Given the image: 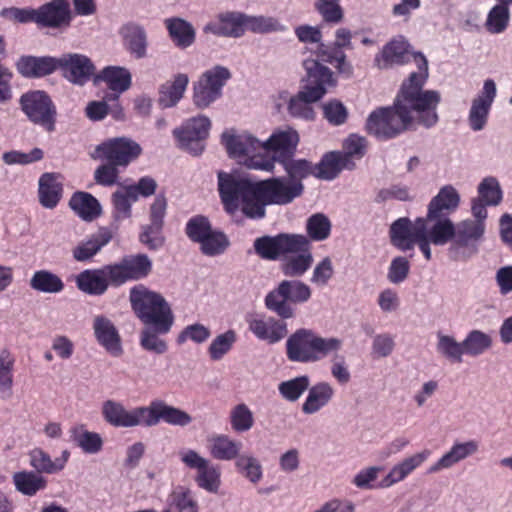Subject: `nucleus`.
I'll use <instances>...</instances> for the list:
<instances>
[{
    "label": "nucleus",
    "mask_w": 512,
    "mask_h": 512,
    "mask_svg": "<svg viewBox=\"0 0 512 512\" xmlns=\"http://www.w3.org/2000/svg\"><path fill=\"white\" fill-rule=\"evenodd\" d=\"M419 73H411L401 85L391 107L372 111L365 124L368 134L380 140L395 138L402 132L423 125L427 128L438 122L437 106L441 96L435 90H423L428 78V62L416 56Z\"/></svg>",
    "instance_id": "f257e3e1"
},
{
    "label": "nucleus",
    "mask_w": 512,
    "mask_h": 512,
    "mask_svg": "<svg viewBox=\"0 0 512 512\" xmlns=\"http://www.w3.org/2000/svg\"><path fill=\"white\" fill-rule=\"evenodd\" d=\"M218 190L225 211L234 215L239 208L251 219H262L269 204L287 205L302 195L303 183L274 177L254 182L226 172L218 173Z\"/></svg>",
    "instance_id": "f03ea898"
},
{
    "label": "nucleus",
    "mask_w": 512,
    "mask_h": 512,
    "mask_svg": "<svg viewBox=\"0 0 512 512\" xmlns=\"http://www.w3.org/2000/svg\"><path fill=\"white\" fill-rule=\"evenodd\" d=\"M104 420L114 427L129 428L135 426L152 427L161 421L172 426L186 427L193 421L186 411L155 399L148 406L131 410L118 401L107 400L102 405Z\"/></svg>",
    "instance_id": "7ed1b4c3"
},
{
    "label": "nucleus",
    "mask_w": 512,
    "mask_h": 512,
    "mask_svg": "<svg viewBox=\"0 0 512 512\" xmlns=\"http://www.w3.org/2000/svg\"><path fill=\"white\" fill-rule=\"evenodd\" d=\"M485 233V223L466 219L454 224L451 219L434 224L433 245L450 243L449 253L454 259H466L477 252V243Z\"/></svg>",
    "instance_id": "20e7f679"
},
{
    "label": "nucleus",
    "mask_w": 512,
    "mask_h": 512,
    "mask_svg": "<svg viewBox=\"0 0 512 512\" xmlns=\"http://www.w3.org/2000/svg\"><path fill=\"white\" fill-rule=\"evenodd\" d=\"M343 341L336 337H322L311 329L301 328L286 341V355L290 361L314 363L342 349Z\"/></svg>",
    "instance_id": "39448f33"
},
{
    "label": "nucleus",
    "mask_w": 512,
    "mask_h": 512,
    "mask_svg": "<svg viewBox=\"0 0 512 512\" xmlns=\"http://www.w3.org/2000/svg\"><path fill=\"white\" fill-rule=\"evenodd\" d=\"M129 300L132 309L144 326L155 327L159 332H169L174 323V315L169 303L158 292L144 285L130 290Z\"/></svg>",
    "instance_id": "423d86ee"
},
{
    "label": "nucleus",
    "mask_w": 512,
    "mask_h": 512,
    "mask_svg": "<svg viewBox=\"0 0 512 512\" xmlns=\"http://www.w3.org/2000/svg\"><path fill=\"white\" fill-rule=\"evenodd\" d=\"M221 141L229 157L238 163L249 169L273 171V161L266 155L265 140L262 141L247 131L236 133L229 130L223 132Z\"/></svg>",
    "instance_id": "0eeeda50"
},
{
    "label": "nucleus",
    "mask_w": 512,
    "mask_h": 512,
    "mask_svg": "<svg viewBox=\"0 0 512 512\" xmlns=\"http://www.w3.org/2000/svg\"><path fill=\"white\" fill-rule=\"evenodd\" d=\"M433 230L434 225L426 217H419L415 221L402 217L391 224L389 235L392 245L401 251L412 250L417 244L425 259L430 261Z\"/></svg>",
    "instance_id": "6e6552de"
},
{
    "label": "nucleus",
    "mask_w": 512,
    "mask_h": 512,
    "mask_svg": "<svg viewBox=\"0 0 512 512\" xmlns=\"http://www.w3.org/2000/svg\"><path fill=\"white\" fill-rule=\"evenodd\" d=\"M312 297V289L301 280H282L265 297V306L281 319L295 316L292 304H304Z\"/></svg>",
    "instance_id": "1a4fd4ad"
},
{
    "label": "nucleus",
    "mask_w": 512,
    "mask_h": 512,
    "mask_svg": "<svg viewBox=\"0 0 512 512\" xmlns=\"http://www.w3.org/2000/svg\"><path fill=\"white\" fill-rule=\"evenodd\" d=\"M231 78V73L224 66H214L205 71L194 84L193 102L198 108H206L222 95V89Z\"/></svg>",
    "instance_id": "9d476101"
},
{
    "label": "nucleus",
    "mask_w": 512,
    "mask_h": 512,
    "mask_svg": "<svg viewBox=\"0 0 512 512\" xmlns=\"http://www.w3.org/2000/svg\"><path fill=\"white\" fill-rule=\"evenodd\" d=\"M142 153L139 143L129 137L110 138L96 146L91 154L93 159L114 163L126 167Z\"/></svg>",
    "instance_id": "9b49d317"
},
{
    "label": "nucleus",
    "mask_w": 512,
    "mask_h": 512,
    "mask_svg": "<svg viewBox=\"0 0 512 512\" xmlns=\"http://www.w3.org/2000/svg\"><path fill=\"white\" fill-rule=\"evenodd\" d=\"M210 119L199 115L187 120L181 128L173 131L181 149L198 156L204 150V141L209 135Z\"/></svg>",
    "instance_id": "f8f14e48"
},
{
    "label": "nucleus",
    "mask_w": 512,
    "mask_h": 512,
    "mask_svg": "<svg viewBox=\"0 0 512 512\" xmlns=\"http://www.w3.org/2000/svg\"><path fill=\"white\" fill-rule=\"evenodd\" d=\"M22 109L28 118L42 125L47 131H53L55 125V108L52 101L42 91H33L21 97Z\"/></svg>",
    "instance_id": "ddd939ff"
},
{
    "label": "nucleus",
    "mask_w": 512,
    "mask_h": 512,
    "mask_svg": "<svg viewBox=\"0 0 512 512\" xmlns=\"http://www.w3.org/2000/svg\"><path fill=\"white\" fill-rule=\"evenodd\" d=\"M109 265L113 286H120L131 280L143 279L152 270V261L146 254L126 256L120 262Z\"/></svg>",
    "instance_id": "4468645a"
},
{
    "label": "nucleus",
    "mask_w": 512,
    "mask_h": 512,
    "mask_svg": "<svg viewBox=\"0 0 512 512\" xmlns=\"http://www.w3.org/2000/svg\"><path fill=\"white\" fill-rule=\"evenodd\" d=\"M410 46L403 36H397L386 43L381 51L375 55L374 65L380 70L391 69L395 66L403 65L413 59L417 68L419 65L416 61V56H422L426 61L424 55L421 53H411ZM420 69L416 73H419Z\"/></svg>",
    "instance_id": "2eb2a0df"
},
{
    "label": "nucleus",
    "mask_w": 512,
    "mask_h": 512,
    "mask_svg": "<svg viewBox=\"0 0 512 512\" xmlns=\"http://www.w3.org/2000/svg\"><path fill=\"white\" fill-rule=\"evenodd\" d=\"M57 69L72 84L83 86L93 76L95 66L84 54L65 53L57 57Z\"/></svg>",
    "instance_id": "dca6fc26"
},
{
    "label": "nucleus",
    "mask_w": 512,
    "mask_h": 512,
    "mask_svg": "<svg viewBox=\"0 0 512 512\" xmlns=\"http://www.w3.org/2000/svg\"><path fill=\"white\" fill-rule=\"evenodd\" d=\"M303 68L307 84L304 86L310 91L313 98L322 99L330 88L337 84V79L330 68L323 65L319 60L307 58L303 61Z\"/></svg>",
    "instance_id": "f3484780"
},
{
    "label": "nucleus",
    "mask_w": 512,
    "mask_h": 512,
    "mask_svg": "<svg viewBox=\"0 0 512 512\" xmlns=\"http://www.w3.org/2000/svg\"><path fill=\"white\" fill-rule=\"evenodd\" d=\"M299 143L298 132L291 128L276 129L265 140L266 155L273 161V169L275 163H281L288 158H292Z\"/></svg>",
    "instance_id": "a211bd4d"
},
{
    "label": "nucleus",
    "mask_w": 512,
    "mask_h": 512,
    "mask_svg": "<svg viewBox=\"0 0 512 512\" xmlns=\"http://www.w3.org/2000/svg\"><path fill=\"white\" fill-rule=\"evenodd\" d=\"M299 244L294 250H287L286 257L281 264V271L285 276L298 278L303 276L312 266L314 258L311 252V243L303 234H296Z\"/></svg>",
    "instance_id": "6ab92c4d"
},
{
    "label": "nucleus",
    "mask_w": 512,
    "mask_h": 512,
    "mask_svg": "<svg viewBox=\"0 0 512 512\" xmlns=\"http://www.w3.org/2000/svg\"><path fill=\"white\" fill-rule=\"evenodd\" d=\"M496 93L495 82L487 79L482 91L471 102L468 114V124L471 130L478 132L485 128Z\"/></svg>",
    "instance_id": "aec40b11"
},
{
    "label": "nucleus",
    "mask_w": 512,
    "mask_h": 512,
    "mask_svg": "<svg viewBox=\"0 0 512 512\" xmlns=\"http://www.w3.org/2000/svg\"><path fill=\"white\" fill-rule=\"evenodd\" d=\"M284 319H276L272 316L257 315L247 320L249 331L260 341L275 344L284 339L288 334L287 324Z\"/></svg>",
    "instance_id": "412c9836"
},
{
    "label": "nucleus",
    "mask_w": 512,
    "mask_h": 512,
    "mask_svg": "<svg viewBox=\"0 0 512 512\" xmlns=\"http://www.w3.org/2000/svg\"><path fill=\"white\" fill-rule=\"evenodd\" d=\"M459 203L458 191L452 185H445L429 202L426 218L431 225L440 220L450 219L448 215L458 208Z\"/></svg>",
    "instance_id": "4be33fe9"
},
{
    "label": "nucleus",
    "mask_w": 512,
    "mask_h": 512,
    "mask_svg": "<svg viewBox=\"0 0 512 512\" xmlns=\"http://www.w3.org/2000/svg\"><path fill=\"white\" fill-rule=\"evenodd\" d=\"M110 269V265H105L101 268L83 270L75 277L77 289L90 296L105 294L109 285H112Z\"/></svg>",
    "instance_id": "5701e85b"
},
{
    "label": "nucleus",
    "mask_w": 512,
    "mask_h": 512,
    "mask_svg": "<svg viewBox=\"0 0 512 512\" xmlns=\"http://www.w3.org/2000/svg\"><path fill=\"white\" fill-rule=\"evenodd\" d=\"M296 234L281 233L276 236H262L254 241L255 252L266 260H276L286 255L287 250H294L299 244Z\"/></svg>",
    "instance_id": "b1692460"
},
{
    "label": "nucleus",
    "mask_w": 512,
    "mask_h": 512,
    "mask_svg": "<svg viewBox=\"0 0 512 512\" xmlns=\"http://www.w3.org/2000/svg\"><path fill=\"white\" fill-rule=\"evenodd\" d=\"M279 102L277 106L280 107L282 103H287V110L290 116L300 118L307 121L315 118V111L312 107L320 98H313L310 91L302 88L296 95L290 96L288 92L283 91L278 95Z\"/></svg>",
    "instance_id": "393cba45"
},
{
    "label": "nucleus",
    "mask_w": 512,
    "mask_h": 512,
    "mask_svg": "<svg viewBox=\"0 0 512 512\" xmlns=\"http://www.w3.org/2000/svg\"><path fill=\"white\" fill-rule=\"evenodd\" d=\"M93 332L97 342L112 356L119 357L123 353L121 337L113 322L104 315L93 319Z\"/></svg>",
    "instance_id": "a878e982"
},
{
    "label": "nucleus",
    "mask_w": 512,
    "mask_h": 512,
    "mask_svg": "<svg viewBox=\"0 0 512 512\" xmlns=\"http://www.w3.org/2000/svg\"><path fill=\"white\" fill-rule=\"evenodd\" d=\"M37 25L58 28L70 22V9L67 0H52L36 9Z\"/></svg>",
    "instance_id": "bb28decb"
},
{
    "label": "nucleus",
    "mask_w": 512,
    "mask_h": 512,
    "mask_svg": "<svg viewBox=\"0 0 512 512\" xmlns=\"http://www.w3.org/2000/svg\"><path fill=\"white\" fill-rule=\"evenodd\" d=\"M479 451V442L476 440H468L465 442H455L452 447L439 458V460L431 465L428 469L429 473L439 472L449 469L458 462L475 455Z\"/></svg>",
    "instance_id": "cd10ccee"
},
{
    "label": "nucleus",
    "mask_w": 512,
    "mask_h": 512,
    "mask_svg": "<svg viewBox=\"0 0 512 512\" xmlns=\"http://www.w3.org/2000/svg\"><path fill=\"white\" fill-rule=\"evenodd\" d=\"M308 394L302 403L301 411L305 415H314L324 409L335 395L334 387L326 381H320L307 389Z\"/></svg>",
    "instance_id": "c85d7f7f"
},
{
    "label": "nucleus",
    "mask_w": 512,
    "mask_h": 512,
    "mask_svg": "<svg viewBox=\"0 0 512 512\" xmlns=\"http://www.w3.org/2000/svg\"><path fill=\"white\" fill-rule=\"evenodd\" d=\"M111 239L112 232L108 228H100L73 248V258L79 262L88 261L106 246Z\"/></svg>",
    "instance_id": "c756f323"
},
{
    "label": "nucleus",
    "mask_w": 512,
    "mask_h": 512,
    "mask_svg": "<svg viewBox=\"0 0 512 512\" xmlns=\"http://www.w3.org/2000/svg\"><path fill=\"white\" fill-rule=\"evenodd\" d=\"M165 28L174 45L180 49L192 46L196 39L193 25L180 17H170L164 20Z\"/></svg>",
    "instance_id": "7c9ffc66"
},
{
    "label": "nucleus",
    "mask_w": 512,
    "mask_h": 512,
    "mask_svg": "<svg viewBox=\"0 0 512 512\" xmlns=\"http://www.w3.org/2000/svg\"><path fill=\"white\" fill-rule=\"evenodd\" d=\"M20 74L25 77H42L57 70V57H21L17 64Z\"/></svg>",
    "instance_id": "2f4dec72"
},
{
    "label": "nucleus",
    "mask_w": 512,
    "mask_h": 512,
    "mask_svg": "<svg viewBox=\"0 0 512 512\" xmlns=\"http://www.w3.org/2000/svg\"><path fill=\"white\" fill-rule=\"evenodd\" d=\"M208 449L211 456L218 460L230 461L237 459L243 444L226 434H216L208 439Z\"/></svg>",
    "instance_id": "473e14b6"
},
{
    "label": "nucleus",
    "mask_w": 512,
    "mask_h": 512,
    "mask_svg": "<svg viewBox=\"0 0 512 512\" xmlns=\"http://www.w3.org/2000/svg\"><path fill=\"white\" fill-rule=\"evenodd\" d=\"M355 162L347 160L341 152H329L314 166L315 176L323 180H333L343 169H353Z\"/></svg>",
    "instance_id": "72a5a7b5"
},
{
    "label": "nucleus",
    "mask_w": 512,
    "mask_h": 512,
    "mask_svg": "<svg viewBox=\"0 0 512 512\" xmlns=\"http://www.w3.org/2000/svg\"><path fill=\"white\" fill-rule=\"evenodd\" d=\"M98 78L104 81L108 87L115 92V94L106 97V99L110 100H117L119 94L127 91L132 82V76L129 70L120 66L105 67Z\"/></svg>",
    "instance_id": "f704fd0d"
},
{
    "label": "nucleus",
    "mask_w": 512,
    "mask_h": 512,
    "mask_svg": "<svg viewBox=\"0 0 512 512\" xmlns=\"http://www.w3.org/2000/svg\"><path fill=\"white\" fill-rule=\"evenodd\" d=\"M182 463L199 471L202 480H217L221 476L218 466L212 464L208 459L201 456L193 449H185L179 452Z\"/></svg>",
    "instance_id": "c9c22d12"
},
{
    "label": "nucleus",
    "mask_w": 512,
    "mask_h": 512,
    "mask_svg": "<svg viewBox=\"0 0 512 512\" xmlns=\"http://www.w3.org/2000/svg\"><path fill=\"white\" fill-rule=\"evenodd\" d=\"M124 44L127 50L137 59L147 55V33L144 27L138 24H127L121 29Z\"/></svg>",
    "instance_id": "e433bc0d"
},
{
    "label": "nucleus",
    "mask_w": 512,
    "mask_h": 512,
    "mask_svg": "<svg viewBox=\"0 0 512 512\" xmlns=\"http://www.w3.org/2000/svg\"><path fill=\"white\" fill-rule=\"evenodd\" d=\"M188 83L189 77L184 73H179L173 80L165 82L159 89V104L164 108L175 106L182 99Z\"/></svg>",
    "instance_id": "4c0bfd02"
},
{
    "label": "nucleus",
    "mask_w": 512,
    "mask_h": 512,
    "mask_svg": "<svg viewBox=\"0 0 512 512\" xmlns=\"http://www.w3.org/2000/svg\"><path fill=\"white\" fill-rule=\"evenodd\" d=\"M69 207L84 221H92L102 212L99 201L90 193L82 191L71 196Z\"/></svg>",
    "instance_id": "58836bf2"
},
{
    "label": "nucleus",
    "mask_w": 512,
    "mask_h": 512,
    "mask_svg": "<svg viewBox=\"0 0 512 512\" xmlns=\"http://www.w3.org/2000/svg\"><path fill=\"white\" fill-rule=\"evenodd\" d=\"M70 456L69 451L64 450L60 457L52 460L50 455L42 449L35 448L29 453L31 466L39 473L53 474L62 470Z\"/></svg>",
    "instance_id": "ea45409f"
},
{
    "label": "nucleus",
    "mask_w": 512,
    "mask_h": 512,
    "mask_svg": "<svg viewBox=\"0 0 512 512\" xmlns=\"http://www.w3.org/2000/svg\"><path fill=\"white\" fill-rule=\"evenodd\" d=\"M39 201L45 208L56 207L61 198L62 185L55 173H44L39 179Z\"/></svg>",
    "instance_id": "a19ab883"
},
{
    "label": "nucleus",
    "mask_w": 512,
    "mask_h": 512,
    "mask_svg": "<svg viewBox=\"0 0 512 512\" xmlns=\"http://www.w3.org/2000/svg\"><path fill=\"white\" fill-rule=\"evenodd\" d=\"M431 455L429 449H423L394 465L384 480H402L420 467Z\"/></svg>",
    "instance_id": "79ce46f5"
},
{
    "label": "nucleus",
    "mask_w": 512,
    "mask_h": 512,
    "mask_svg": "<svg viewBox=\"0 0 512 512\" xmlns=\"http://www.w3.org/2000/svg\"><path fill=\"white\" fill-rule=\"evenodd\" d=\"M29 285L33 290L46 294H57L64 289L62 279L57 274L44 269L33 273Z\"/></svg>",
    "instance_id": "37998d69"
},
{
    "label": "nucleus",
    "mask_w": 512,
    "mask_h": 512,
    "mask_svg": "<svg viewBox=\"0 0 512 512\" xmlns=\"http://www.w3.org/2000/svg\"><path fill=\"white\" fill-rule=\"evenodd\" d=\"M437 353L451 363H461L465 355L463 341L459 342L454 336L438 333L436 342Z\"/></svg>",
    "instance_id": "c03bdc74"
},
{
    "label": "nucleus",
    "mask_w": 512,
    "mask_h": 512,
    "mask_svg": "<svg viewBox=\"0 0 512 512\" xmlns=\"http://www.w3.org/2000/svg\"><path fill=\"white\" fill-rule=\"evenodd\" d=\"M493 344L492 336L484 331L474 329L467 333L463 339L465 355L478 357L491 349Z\"/></svg>",
    "instance_id": "a18cd8bd"
},
{
    "label": "nucleus",
    "mask_w": 512,
    "mask_h": 512,
    "mask_svg": "<svg viewBox=\"0 0 512 512\" xmlns=\"http://www.w3.org/2000/svg\"><path fill=\"white\" fill-rule=\"evenodd\" d=\"M15 358L8 349L0 351V398L9 399L12 396L13 371Z\"/></svg>",
    "instance_id": "49530a36"
},
{
    "label": "nucleus",
    "mask_w": 512,
    "mask_h": 512,
    "mask_svg": "<svg viewBox=\"0 0 512 512\" xmlns=\"http://www.w3.org/2000/svg\"><path fill=\"white\" fill-rule=\"evenodd\" d=\"M134 188L120 186L112 194V203L114 207V217L116 220H123L131 217L132 204L137 201V197L133 192Z\"/></svg>",
    "instance_id": "de8ad7c7"
},
{
    "label": "nucleus",
    "mask_w": 512,
    "mask_h": 512,
    "mask_svg": "<svg viewBox=\"0 0 512 512\" xmlns=\"http://www.w3.org/2000/svg\"><path fill=\"white\" fill-rule=\"evenodd\" d=\"M246 30V15L241 13H225L219 16L216 33L222 36L240 37Z\"/></svg>",
    "instance_id": "09e8293b"
},
{
    "label": "nucleus",
    "mask_w": 512,
    "mask_h": 512,
    "mask_svg": "<svg viewBox=\"0 0 512 512\" xmlns=\"http://www.w3.org/2000/svg\"><path fill=\"white\" fill-rule=\"evenodd\" d=\"M315 54L319 61L336 64L340 73H351V65L346 62L345 53L338 50L334 44H324L321 41L318 43Z\"/></svg>",
    "instance_id": "8fccbe9b"
},
{
    "label": "nucleus",
    "mask_w": 512,
    "mask_h": 512,
    "mask_svg": "<svg viewBox=\"0 0 512 512\" xmlns=\"http://www.w3.org/2000/svg\"><path fill=\"white\" fill-rule=\"evenodd\" d=\"M229 423L234 432L245 433L254 426V414L245 403L236 404L229 412Z\"/></svg>",
    "instance_id": "3c124183"
},
{
    "label": "nucleus",
    "mask_w": 512,
    "mask_h": 512,
    "mask_svg": "<svg viewBox=\"0 0 512 512\" xmlns=\"http://www.w3.org/2000/svg\"><path fill=\"white\" fill-rule=\"evenodd\" d=\"M197 244H199V249L204 255L216 256L224 253L230 243L222 231L212 229Z\"/></svg>",
    "instance_id": "603ef678"
},
{
    "label": "nucleus",
    "mask_w": 512,
    "mask_h": 512,
    "mask_svg": "<svg viewBox=\"0 0 512 512\" xmlns=\"http://www.w3.org/2000/svg\"><path fill=\"white\" fill-rule=\"evenodd\" d=\"M237 341V333L229 329L217 335L208 347V354L211 360L219 361L227 355Z\"/></svg>",
    "instance_id": "864d4df0"
},
{
    "label": "nucleus",
    "mask_w": 512,
    "mask_h": 512,
    "mask_svg": "<svg viewBox=\"0 0 512 512\" xmlns=\"http://www.w3.org/2000/svg\"><path fill=\"white\" fill-rule=\"evenodd\" d=\"M309 386L310 378L307 375H301L281 382L278 385V391L283 399L289 402H296L307 391Z\"/></svg>",
    "instance_id": "5fc2aeb1"
},
{
    "label": "nucleus",
    "mask_w": 512,
    "mask_h": 512,
    "mask_svg": "<svg viewBox=\"0 0 512 512\" xmlns=\"http://www.w3.org/2000/svg\"><path fill=\"white\" fill-rule=\"evenodd\" d=\"M331 226L327 216L322 213L313 214L306 222V237L310 242L326 240L330 236Z\"/></svg>",
    "instance_id": "6e6d98bb"
},
{
    "label": "nucleus",
    "mask_w": 512,
    "mask_h": 512,
    "mask_svg": "<svg viewBox=\"0 0 512 512\" xmlns=\"http://www.w3.org/2000/svg\"><path fill=\"white\" fill-rule=\"evenodd\" d=\"M509 21L510 9L495 5L488 12L484 27L491 34H501L507 29Z\"/></svg>",
    "instance_id": "4d7b16f0"
},
{
    "label": "nucleus",
    "mask_w": 512,
    "mask_h": 512,
    "mask_svg": "<svg viewBox=\"0 0 512 512\" xmlns=\"http://www.w3.org/2000/svg\"><path fill=\"white\" fill-rule=\"evenodd\" d=\"M167 333L159 332L152 326H145L140 333V345L146 351L159 355L164 354L168 350V344L160 335Z\"/></svg>",
    "instance_id": "13d9d810"
},
{
    "label": "nucleus",
    "mask_w": 512,
    "mask_h": 512,
    "mask_svg": "<svg viewBox=\"0 0 512 512\" xmlns=\"http://www.w3.org/2000/svg\"><path fill=\"white\" fill-rule=\"evenodd\" d=\"M280 164L288 175V178H286L288 181H299L302 183V180L308 176H315L314 166L305 159H293L292 157L282 161Z\"/></svg>",
    "instance_id": "bf43d9fd"
},
{
    "label": "nucleus",
    "mask_w": 512,
    "mask_h": 512,
    "mask_svg": "<svg viewBox=\"0 0 512 512\" xmlns=\"http://www.w3.org/2000/svg\"><path fill=\"white\" fill-rule=\"evenodd\" d=\"M235 468L242 477L250 480H260L263 474L261 462L251 453L240 454L235 460Z\"/></svg>",
    "instance_id": "052dcab7"
},
{
    "label": "nucleus",
    "mask_w": 512,
    "mask_h": 512,
    "mask_svg": "<svg viewBox=\"0 0 512 512\" xmlns=\"http://www.w3.org/2000/svg\"><path fill=\"white\" fill-rule=\"evenodd\" d=\"M170 506L178 512H198V503L194 499L191 491L182 486H177L169 496Z\"/></svg>",
    "instance_id": "680f3d73"
},
{
    "label": "nucleus",
    "mask_w": 512,
    "mask_h": 512,
    "mask_svg": "<svg viewBox=\"0 0 512 512\" xmlns=\"http://www.w3.org/2000/svg\"><path fill=\"white\" fill-rule=\"evenodd\" d=\"M246 30L254 33H271L284 30V26L278 19L271 16H248L246 15Z\"/></svg>",
    "instance_id": "e2e57ef3"
},
{
    "label": "nucleus",
    "mask_w": 512,
    "mask_h": 512,
    "mask_svg": "<svg viewBox=\"0 0 512 512\" xmlns=\"http://www.w3.org/2000/svg\"><path fill=\"white\" fill-rule=\"evenodd\" d=\"M163 224L150 222L142 226L139 241L149 249L157 250L164 245L165 238L162 233Z\"/></svg>",
    "instance_id": "0e129e2a"
},
{
    "label": "nucleus",
    "mask_w": 512,
    "mask_h": 512,
    "mask_svg": "<svg viewBox=\"0 0 512 512\" xmlns=\"http://www.w3.org/2000/svg\"><path fill=\"white\" fill-rule=\"evenodd\" d=\"M478 193L479 199L487 205H498L502 199L499 182L493 177L483 179L478 187Z\"/></svg>",
    "instance_id": "69168bd1"
},
{
    "label": "nucleus",
    "mask_w": 512,
    "mask_h": 512,
    "mask_svg": "<svg viewBox=\"0 0 512 512\" xmlns=\"http://www.w3.org/2000/svg\"><path fill=\"white\" fill-rule=\"evenodd\" d=\"M367 147V141L364 137L357 134H351L345 139L343 143V152H341L344 158L354 162L355 159H361Z\"/></svg>",
    "instance_id": "338daca9"
},
{
    "label": "nucleus",
    "mask_w": 512,
    "mask_h": 512,
    "mask_svg": "<svg viewBox=\"0 0 512 512\" xmlns=\"http://www.w3.org/2000/svg\"><path fill=\"white\" fill-rule=\"evenodd\" d=\"M212 226L208 218L198 215L192 217L186 224L185 232L188 238L197 243L212 230Z\"/></svg>",
    "instance_id": "774afa93"
}]
</instances>
